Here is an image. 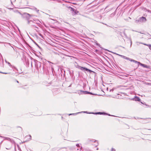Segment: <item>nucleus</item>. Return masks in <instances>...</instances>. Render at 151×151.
<instances>
[{
    "mask_svg": "<svg viewBox=\"0 0 151 151\" xmlns=\"http://www.w3.org/2000/svg\"><path fill=\"white\" fill-rule=\"evenodd\" d=\"M0 137L4 139V140H7L9 142H6L4 143V145L5 148L7 150L11 149L12 146V144L15 143L14 141L10 138L0 135Z\"/></svg>",
    "mask_w": 151,
    "mask_h": 151,
    "instance_id": "nucleus-1",
    "label": "nucleus"
},
{
    "mask_svg": "<svg viewBox=\"0 0 151 151\" xmlns=\"http://www.w3.org/2000/svg\"><path fill=\"white\" fill-rule=\"evenodd\" d=\"M77 68H78V69H80L81 70H82L84 72H85V71H86L87 72H90V73L93 72L94 73H96L94 72L89 69H88L86 67H82V66H80L79 65H78L77 66Z\"/></svg>",
    "mask_w": 151,
    "mask_h": 151,
    "instance_id": "nucleus-2",
    "label": "nucleus"
},
{
    "mask_svg": "<svg viewBox=\"0 0 151 151\" xmlns=\"http://www.w3.org/2000/svg\"><path fill=\"white\" fill-rule=\"evenodd\" d=\"M22 17L23 18H25L27 21L29 20L30 17L32 16V15L27 13H24L21 14Z\"/></svg>",
    "mask_w": 151,
    "mask_h": 151,
    "instance_id": "nucleus-3",
    "label": "nucleus"
},
{
    "mask_svg": "<svg viewBox=\"0 0 151 151\" xmlns=\"http://www.w3.org/2000/svg\"><path fill=\"white\" fill-rule=\"evenodd\" d=\"M36 21L35 20L33 21L30 20H28V24L33 26V27L37 28L35 25Z\"/></svg>",
    "mask_w": 151,
    "mask_h": 151,
    "instance_id": "nucleus-4",
    "label": "nucleus"
},
{
    "mask_svg": "<svg viewBox=\"0 0 151 151\" xmlns=\"http://www.w3.org/2000/svg\"><path fill=\"white\" fill-rule=\"evenodd\" d=\"M119 55L121 56L122 58H123L124 59L128 60L129 61H130L131 62H133L134 63H138L137 62V61L135 60H133L132 59L130 58H128L125 56H124V55Z\"/></svg>",
    "mask_w": 151,
    "mask_h": 151,
    "instance_id": "nucleus-5",
    "label": "nucleus"
},
{
    "mask_svg": "<svg viewBox=\"0 0 151 151\" xmlns=\"http://www.w3.org/2000/svg\"><path fill=\"white\" fill-rule=\"evenodd\" d=\"M68 9L69 10L71 11L74 14H78V13H79V12L77 10L73 9L70 6L68 7Z\"/></svg>",
    "mask_w": 151,
    "mask_h": 151,
    "instance_id": "nucleus-6",
    "label": "nucleus"
},
{
    "mask_svg": "<svg viewBox=\"0 0 151 151\" xmlns=\"http://www.w3.org/2000/svg\"><path fill=\"white\" fill-rule=\"evenodd\" d=\"M147 19L146 18L144 17H140L138 20V21H139L140 22H145Z\"/></svg>",
    "mask_w": 151,
    "mask_h": 151,
    "instance_id": "nucleus-7",
    "label": "nucleus"
},
{
    "mask_svg": "<svg viewBox=\"0 0 151 151\" xmlns=\"http://www.w3.org/2000/svg\"><path fill=\"white\" fill-rule=\"evenodd\" d=\"M81 92V93H78L79 94H92V93H91V92H88V91H82V90H80V91Z\"/></svg>",
    "mask_w": 151,
    "mask_h": 151,
    "instance_id": "nucleus-8",
    "label": "nucleus"
},
{
    "mask_svg": "<svg viewBox=\"0 0 151 151\" xmlns=\"http://www.w3.org/2000/svg\"><path fill=\"white\" fill-rule=\"evenodd\" d=\"M0 57L2 58V56L0 54ZM4 65V61L2 59V60H1V58H0V66L1 67H3Z\"/></svg>",
    "mask_w": 151,
    "mask_h": 151,
    "instance_id": "nucleus-9",
    "label": "nucleus"
},
{
    "mask_svg": "<svg viewBox=\"0 0 151 151\" xmlns=\"http://www.w3.org/2000/svg\"><path fill=\"white\" fill-rule=\"evenodd\" d=\"M137 62L138 63H137L138 64V65H140L141 66H142L144 67H145V68H147V65H145V64H142V63H140L139 62H138L137 61Z\"/></svg>",
    "mask_w": 151,
    "mask_h": 151,
    "instance_id": "nucleus-10",
    "label": "nucleus"
},
{
    "mask_svg": "<svg viewBox=\"0 0 151 151\" xmlns=\"http://www.w3.org/2000/svg\"><path fill=\"white\" fill-rule=\"evenodd\" d=\"M81 112H83L84 113H88L87 112V111H82V112H79L76 113H74V114H69V115H76L77 114H79V113H80ZM91 113H89V114H92Z\"/></svg>",
    "mask_w": 151,
    "mask_h": 151,
    "instance_id": "nucleus-11",
    "label": "nucleus"
},
{
    "mask_svg": "<svg viewBox=\"0 0 151 151\" xmlns=\"http://www.w3.org/2000/svg\"><path fill=\"white\" fill-rule=\"evenodd\" d=\"M132 99L133 100H135V101H139L140 100V99L139 98L137 97L136 96H135L134 98H133Z\"/></svg>",
    "mask_w": 151,
    "mask_h": 151,
    "instance_id": "nucleus-12",
    "label": "nucleus"
},
{
    "mask_svg": "<svg viewBox=\"0 0 151 151\" xmlns=\"http://www.w3.org/2000/svg\"><path fill=\"white\" fill-rule=\"evenodd\" d=\"M37 69L38 70H39V68L41 67V63L40 62H39L37 63Z\"/></svg>",
    "mask_w": 151,
    "mask_h": 151,
    "instance_id": "nucleus-13",
    "label": "nucleus"
},
{
    "mask_svg": "<svg viewBox=\"0 0 151 151\" xmlns=\"http://www.w3.org/2000/svg\"><path fill=\"white\" fill-rule=\"evenodd\" d=\"M141 43L143 45H146V46H149V49L150 50H151V45L147 44H144V43Z\"/></svg>",
    "mask_w": 151,
    "mask_h": 151,
    "instance_id": "nucleus-14",
    "label": "nucleus"
},
{
    "mask_svg": "<svg viewBox=\"0 0 151 151\" xmlns=\"http://www.w3.org/2000/svg\"><path fill=\"white\" fill-rule=\"evenodd\" d=\"M92 114H102V112H98L97 113H92Z\"/></svg>",
    "mask_w": 151,
    "mask_h": 151,
    "instance_id": "nucleus-15",
    "label": "nucleus"
},
{
    "mask_svg": "<svg viewBox=\"0 0 151 151\" xmlns=\"http://www.w3.org/2000/svg\"><path fill=\"white\" fill-rule=\"evenodd\" d=\"M14 12H15V13H16L19 14L21 15L22 14L21 13H20L19 11H18V10H14Z\"/></svg>",
    "mask_w": 151,
    "mask_h": 151,
    "instance_id": "nucleus-16",
    "label": "nucleus"
},
{
    "mask_svg": "<svg viewBox=\"0 0 151 151\" xmlns=\"http://www.w3.org/2000/svg\"><path fill=\"white\" fill-rule=\"evenodd\" d=\"M31 9L36 10L37 13H38L39 11V10L37 9L35 7H33V8Z\"/></svg>",
    "mask_w": 151,
    "mask_h": 151,
    "instance_id": "nucleus-17",
    "label": "nucleus"
},
{
    "mask_svg": "<svg viewBox=\"0 0 151 151\" xmlns=\"http://www.w3.org/2000/svg\"><path fill=\"white\" fill-rule=\"evenodd\" d=\"M115 15V13L114 12L112 13L111 14H110V17H113V16H114Z\"/></svg>",
    "mask_w": 151,
    "mask_h": 151,
    "instance_id": "nucleus-18",
    "label": "nucleus"
},
{
    "mask_svg": "<svg viewBox=\"0 0 151 151\" xmlns=\"http://www.w3.org/2000/svg\"><path fill=\"white\" fill-rule=\"evenodd\" d=\"M29 137V139L30 140L31 139V136L30 135H29L28 136H27L26 137Z\"/></svg>",
    "mask_w": 151,
    "mask_h": 151,
    "instance_id": "nucleus-19",
    "label": "nucleus"
},
{
    "mask_svg": "<svg viewBox=\"0 0 151 151\" xmlns=\"http://www.w3.org/2000/svg\"><path fill=\"white\" fill-rule=\"evenodd\" d=\"M0 73H3V74H9V73L2 72H1V71H0Z\"/></svg>",
    "mask_w": 151,
    "mask_h": 151,
    "instance_id": "nucleus-20",
    "label": "nucleus"
},
{
    "mask_svg": "<svg viewBox=\"0 0 151 151\" xmlns=\"http://www.w3.org/2000/svg\"><path fill=\"white\" fill-rule=\"evenodd\" d=\"M102 115H107L108 114L107 113H105V112H102Z\"/></svg>",
    "mask_w": 151,
    "mask_h": 151,
    "instance_id": "nucleus-21",
    "label": "nucleus"
},
{
    "mask_svg": "<svg viewBox=\"0 0 151 151\" xmlns=\"http://www.w3.org/2000/svg\"><path fill=\"white\" fill-rule=\"evenodd\" d=\"M115 149L113 148H112L111 149V151H115Z\"/></svg>",
    "mask_w": 151,
    "mask_h": 151,
    "instance_id": "nucleus-22",
    "label": "nucleus"
},
{
    "mask_svg": "<svg viewBox=\"0 0 151 151\" xmlns=\"http://www.w3.org/2000/svg\"><path fill=\"white\" fill-rule=\"evenodd\" d=\"M114 88H112V89H111L110 90V91H114Z\"/></svg>",
    "mask_w": 151,
    "mask_h": 151,
    "instance_id": "nucleus-23",
    "label": "nucleus"
},
{
    "mask_svg": "<svg viewBox=\"0 0 151 151\" xmlns=\"http://www.w3.org/2000/svg\"><path fill=\"white\" fill-rule=\"evenodd\" d=\"M76 146L78 147H80V146H79V144H77L76 145Z\"/></svg>",
    "mask_w": 151,
    "mask_h": 151,
    "instance_id": "nucleus-24",
    "label": "nucleus"
},
{
    "mask_svg": "<svg viewBox=\"0 0 151 151\" xmlns=\"http://www.w3.org/2000/svg\"><path fill=\"white\" fill-rule=\"evenodd\" d=\"M34 43L37 45V46H38L39 48H40V47L39 46L37 45V44L35 42H34Z\"/></svg>",
    "mask_w": 151,
    "mask_h": 151,
    "instance_id": "nucleus-25",
    "label": "nucleus"
},
{
    "mask_svg": "<svg viewBox=\"0 0 151 151\" xmlns=\"http://www.w3.org/2000/svg\"><path fill=\"white\" fill-rule=\"evenodd\" d=\"M7 63L10 66H12V65H11L10 64V63H9V62H7Z\"/></svg>",
    "mask_w": 151,
    "mask_h": 151,
    "instance_id": "nucleus-26",
    "label": "nucleus"
},
{
    "mask_svg": "<svg viewBox=\"0 0 151 151\" xmlns=\"http://www.w3.org/2000/svg\"><path fill=\"white\" fill-rule=\"evenodd\" d=\"M138 20H139V19H137V20H136L135 21V22L136 23H137L138 22H139V21H138Z\"/></svg>",
    "mask_w": 151,
    "mask_h": 151,
    "instance_id": "nucleus-27",
    "label": "nucleus"
},
{
    "mask_svg": "<svg viewBox=\"0 0 151 151\" xmlns=\"http://www.w3.org/2000/svg\"><path fill=\"white\" fill-rule=\"evenodd\" d=\"M98 145V142H97V144H95V146H96H96H97Z\"/></svg>",
    "mask_w": 151,
    "mask_h": 151,
    "instance_id": "nucleus-28",
    "label": "nucleus"
},
{
    "mask_svg": "<svg viewBox=\"0 0 151 151\" xmlns=\"http://www.w3.org/2000/svg\"><path fill=\"white\" fill-rule=\"evenodd\" d=\"M107 115H108V116H113V115H111L110 114H107Z\"/></svg>",
    "mask_w": 151,
    "mask_h": 151,
    "instance_id": "nucleus-29",
    "label": "nucleus"
},
{
    "mask_svg": "<svg viewBox=\"0 0 151 151\" xmlns=\"http://www.w3.org/2000/svg\"><path fill=\"white\" fill-rule=\"evenodd\" d=\"M39 35L40 36H41V37H42V34H39Z\"/></svg>",
    "mask_w": 151,
    "mask_h": 151,
    "instance_id": "nucleus-30",
    "label": "nucleus"
},
{
    "mask_svg": "<svg viewBox=\"0 0 151 151\" xmlns=\"http://www.w3.org/2000/svg\"><path fill=\"white\" fill-rule=\"evenodd\" d=\"M97 45L98 46H99V44H97Z\"/></svg>",
    "mask_w": 151,
    "mask_h": 151,
    "instance_id": "nucleus-31",
    "label": "nucleus"
},
{
    "mask_svg": "<svg viewBox=\"0 0 151 151\" xmlns=\"http://www.w3.org/2000/svg\"><path fill=\"white\" fill-rule=\"evenodd\" d=\"M17 83H19V82H18V81H17Z\"/></svg>",
    "mask_w": 151,
    "mask_h": 151,
    "instance_id": "nucleus-32",
    "label": "nucleus"
},
{
    "mask_svg": "<svg viewBox=\"0 0 151 151\" xmlns=\"http://www.w3.org/2000/svg\"><path fill=\"white\" fill-rule=\"evenodd\" d=\"M132 42H131V45H132Z\"/></svg>",
    "mask_w": 151,
    "mask_h": 151,
    "instance_id": "nucleus-33",
    "label": "nucleus"
},
{
    "mask_svg": "<svg viewBox=\"0 0 151 151\" xmlns=\"http://www.w3.org/2000/svg\"><path fill=\"white\" fill-rule=\"evenodd\" d=\"M99 149L98 148H97V150H98Z\"/></svg>",
    "mask_w": 151,
    "mask_h": 151,
    "instance_id": "nucleus-34",
    "label": "nucleus"
},
{
    "mask_svg": "<svg viewBox=\"0 0 151 151\" xmlns=\"http://www.w3.org/2000/svg\"><path fill=\"white\" fill-rule=\"evenodd\" d=\"M5 62H6V63H7V62H6V60H5Z\"/></svg>",
    "mask_w": 151,
    "mask_h": 151,
    "instance_id": "nucleus-35",
    "label": "nucleus"
},
{
    "mask_svg": "<svg viewBox=\"0 0 151 151\" xmlns=\"http://www.w3.org/2000/svg\"><path fill=\"white\" fill-rule=\"evenodd\" d=\"M95 140L93 142H95Z\"/></svg>",
    "mask_w": 151,
    "mask_h": 151,
    "instance_id": "nucleus-36",
    "label": "nucleus"
},
{
    "mask_svg": "<svg viewBox=\"0 0 151 151\" xmlns=\"http://www.w3.org/2000/svg\"><path fill=\"white\" fill-rule=\"evenodd\" d=\"M150 119H151V118H150Z\"/></svg>",
    "mask_w": 151,
    "mask_h": 151,
    "instance_id": "nucleus-37",
    "label": "nucleus"
},
{
    "mask_svg": "<svg viewBox=\"0 0 151 151\" xmlns=\"http://www.w3.org/2000/svg\"><path fill=\"white\" fill-rule=\"evenodd\" d=\"M150 85H151V83L150 84Z\"/></svg>",
    "mask_w": 151,
    "mask_h": 151,
    "instance_id": "nucleus-38",
    "label": "nucleus"
}]
</instances>
